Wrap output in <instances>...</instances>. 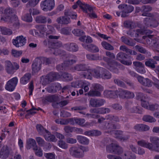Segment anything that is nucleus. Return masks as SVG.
I'll return each mask as SVG.
<instances>
[{"label": "nucleus", "instance_id": "56", "mask_svg": "<svg viewBox=\"0 0 159 159\" xmlns=\"http://www.w3.org/2000/svg\"><path fill=\"white\" fill-rule=\"evenodd\" d=\"M105 128L107 129L110 130V131H111L112 132L113 131V130L116 129V126L115 125L113 124L112 122H109L107 124V125L106 126Z\"/></svg>", "mask_w": 159, "mask_h": 159}, {"label": "nucleus", "instance_id": "47", "mask_svg": "<svg viewBox=\"0 0 159 159\" xmlns=\"http://www.w3.org/2000/svg\"><path fill=\"white\" fill-rule=\"evenodd\" d=\"M101 45L104 48L107 50H112L114 49L113 46L107 42L105 41L102 42Z\"/></svg>", "mask_w": 159, "mask_h": 159}, {"label": "nucleus", "instance_id": "3", "mask_svg": "<svg viewBox=\"0 0 159 159\" xmlns=\"http://www.w3.org/2000/svg\"><path fill=\"white\" fill-rule=\"evenodd\" d=\"M4 64L5 70L8 74H13L19 68V66L17 63L15 62L13 64L10 61L8 60L5 61Z\"/></svg>", "mask_w": 159, "mask_h": 159}, {"label": "nucleus", "instance_id": "39", "mask_svg": "<svg viewBox=\"0 0 159 159\" xmlns=\"http://www.w3.org/2000/svg\"><path fill=\"white\" fill-rule=\"evenodd\" d=\"M88 95L91 97H100L101 93L99 91L93 89L88 93Z\"/></svg>", "mask_w": 159, "mask_h": 159}, {"label": "nucleus", "instance_id": "48", "mask_svg": "<svg viewBox=\"0 0 159 159\" xmlns=\"http://www.w3.org/2000/svg\"><path fill=\"white\" fill-rule=\"evenodd\" d=\"M87 58L91 61L97 60L99 59V57L98 54H87L86 56Z\"/></svg>", "mask_w": 159, "mask_h": 159}, {"label": "nucleus", "instance_id": "27", "mask_svg": "<svg viewBox=\"0 0 159 159\" xmlns=\"http://www.w3.org/2000/svg\"><path fill=\"white\" fill-rule=\"evenodd\" d=\"M101 78L103 80H108L111 77V73L106 69L101 68Z\"/></svg>", "mask_w": 159, "mask_h": 159}, {"label": "nucleus", "instance_id": "37", "mask_svg": "<svg viewBox=\"0 0 159 159\" xmlns=\"http://www.w3.org/2000/svg\"><path fill=\"white\" fill-rule=\"evenodd\" d=\"M100 67L99 69H94L92 70V74L93 77L96 78L100 79L101 78V68Z\"/></svg>", "mask_w": 159, "mask_h": 159}, {"label": "nucleus", "instance_id": "18", "mask_svg": "<svg viewBox=\"0 0 159 159\" xmlns=\"http://www.w3.org/2000/svg\"><path fill=\"white\" fill-rule=\"evenodd\" d=\"M89 68L86 65L84 64H80L76 65L74 67L71 68L70 70L72 72L75 70L80 71H85L88 70Z\"/></svg>", "mask_w": 159, "mask_h": 159}, {"label": "nucleus", "instance_id": "52", "mask_svg": "<svg viewBox=\"0 0 159 159\" xmlns=\"http://www.w3.org/2000/svg\"><path fill=\"white\" fill-rule=\"evenodd\" d=\"M38 131L40 134H43L45 132L48 133V131L44 129L43 127L40 124L37 125L36 126Z\"/></svg>", "mask_w": 159, "mask_h": 159}, {"label": "nucleus", "instance_id": "46", "mask_svg": "<svg viewBox=\"0 0 159 159\" xmlns=\"http://www.w3.org/2000/svg\"><path fill=\"white\" fill-rule=\"evenodd\" d=\"M42 77L43 78V83L44 84H48L52 81L49 74L46 76H42Z\"/></svg>", "mask_w": 159, "mask_h": 159}, {"label": "nucleus", "instance_id": "54", "mask_svg": "<svg viewBox=\"0 0 159 159\" xmlns=\"http://www.w3.org/2000/svg\"><path fill=\"white\" fill-rule=\"evenodd\" d=\"M90 85V84L88 82L86 81H82L81 88H84L85 92L88 91L89 90V87Z\"/></svg>", "mask_w": 159, "mask_h": 159}, {"label": "nucleus", "instance_id": "28", "mask_svg": "<svg viewBox=\"0 0 159 159\" xmlns=\"http://www.w3.org/2000/svg\"><path fill=\"white\" fill-rule=\"evenodd\" d=\"M134 129L139 131H146L149 129V127L148 125L143 124H137L134 127Z\"/></svg>", "mask_w": 159, "mask_h": 159}, {"label": "nucleus", "instance_id": "13", "mask_svg": "<svg viewBox=\"0 0 159 159\" xmlns=\"http://www.w3.org/2000/svg\"><path fill=\"white\" fill-rule=\"evenodd\" d=\"M42 63L40 57L36 58L32 65L33 71L34 72H38L41 69V64Z\"/></svg>", "mask_w": 159, "mask_h": 159}, {"label": "nucleus", "instance_id": "12", "mask_svg": "<svg viewBox=\"0 0 159 159\" xmlns=\"http://www.w3.org/2000/svg\"><path fill=\"white\" fill-rule=\"evenodd\" d=\"M134 93L128 90L122 89L119 90V97L122 98L131 99L134 97Z\"/></svg>", "mask_w": 159, "mask_h": 159}, {"label": "nucleus", "instance_id": "29", "mask_svg": "<svg viewBox=\"0 0 159 159\" xmlns=\"http://www.w3.org/2000/svg\"><path fill=\"white\" fill-rule=\"evenodd\" d=\"M31 77V74L30 73L25 74L21 78L20 80V83L23 84H27L29 81Z\"/></svg>", "mask_w": 159, "mask_h": 159}, {"label": "nucleus", "instance_id": "44", "mask_svg": "<svg viewBox=\"0 0 159 159\" xmlns=\"http://www.w3.org/2000/svg\"><path fill=\"white\" fill-rule=\"evenodd\" d=\"M1 31L2 34L6 35H10L12 33V31L5 27H1Z\"/></svg>", "mask_w": 159, "mask_h": 159}, {"label": "nucleus", "instance_id": "41", "mask_svg": "<svg viewBox=\"0 0 159 159\" xmlns=\"http://www.w3.org/2000/svg\"><path fill=\"white\" fill-rule=\"evenodd\" d=\"M123 157L125 159H135L136 158L134 154H133L131 152L128 151L125 152Z\"/></svg>", "mask_w": 159, "mask_h": 159}, {"label": "nucleus", "instance_id": "26", "mask_svg": "<svg viewBox=\"0 0 159 159\" xmlns=\"http://www.w3.org/2000/svg\"><path fill=\"white\" fill-rule=\"evenodd\" d=\"M66 16L58 18L57 19V22L58 24H67L70 22V18Z\"/></svg>", "mask_w": 159, "mask_h": 159}, {"label": "nucleus", "instance_id": "61", "mask_svg": "<svg viewBox=\"0 0 159 159\" xmlns=\"http://www.w3.org/2000/svg\"><path fill=\"white\" fill-rule=\"evenodd\" d=\"M148 109L152 111H154L156 110H159V105L157 104L149 105Z\"/></svg>", "mask_w": 159, "mask_h": 159}, {"label": "nucleus", "instance_id": "10", "mask_svg": "<svg viewBox=\"0 0 159 159\" xmlns=\"http://www.w3.org/2000/svg\"><path fill=\"white\" fill-rule=\"evenodd\" d=\"M26 39L25 37L22 35L16 37L15 39L12 40V43L16 47H19L23 46L26 43Z\"/></svg>", "mask_w": 159, "mask_h": 159}, {"label": "nucleus", "instance_id": "19", "mask_svg": "<svg viewBox=\"0 0 159 159\" xmlns=\"http://www.w3.org/2000/svg\"><path fill=\"white\" fill-rule=\"evenodd\" d=\"M119 90L116 91L112 90H105L104 92V95L105 96L109 98H116L119 96Z\"/></svg>", "mask_w": 159, "mask_h": 159}, {"label": "nucleus", "instance_id": "40", "mask_svg": "<svg viewBox=\"0 0 159 159\" xmlns=\"http://www.w3.org/2000/svg\"><path fill=\"white\" fill-rule=\"evenodd\" d=\"M35 21L39 23L45 24L47 22V18L43 16L40 15L36 17Z\"/></svg>", "mask_w": 159, "mask_h": 159}, {"label": "nucleus", "instance_id": "17", "mask_svg": "<svg viewBox=\"0 0 159 159\" xmlns=\"http://www.w3.org/2000/svg\"><path fill=\"white\" fill-rule=\"evenodd\" d=\"M61 88L60 84L55 83L52 84L50 86L47 87L46 90L48 93H54L60 90Z\"/></svg>", "mask_w": 159, "mask_h": 159}, {"label": "nucleus", "instance_id": "53", "mask_svg": "<svg viewBox=\"0 0 159 159\" xmlns=\"http://www.w3.org/2000/svg\"><path fill=\"white\" fill-rule=\"evenodd\" d=\"M35 139L39 146L43 147L45 145V142L42 138L40 137H36L35 138Z\"/></svg>", "mask_w": 159, "mask_h": 159}, {"label": "nucleus", "instance_id": "51", "mask_svg": "<svg viewBox=\"0 0 159 159\" xmlns=\"http://www.w3.org/2000/svg\"><path fill=\"white\" fill-rule=\"evenodd\" d=\"M49 132L47 133V135H46L45 136V138L46 140L52 142H56L57 141L54 135L52 134H50Z\"/></svg>", "mask_w": 159, "mask_h": 159}, {"label": "nucleus", "instance_id": "4", "mask_svg": "<svg viewBox=\"0 0 159 159\" xmlns=\"http://www.w3.org/2000/svg\"><path fill=\"white\" fill-rule=\"evenodd\" d=\"M143 38L146 40L148 44L157 49L159 45V39L158 38L152 35H148L144 36Z\"/></svg>", "mask_w": 159, "mask_h": 159}, {"label": "nucleus", "instance_id": "45", "mask_svg": "<svg viewBox=\"0 0 159 159\" xmlns=\"http://www.w3.org/2000/svg\"><path fill=\"white\" fill-rule=\"evenodd\" d=\"M85 72H83L81 73L80 75V77L81 78H84L85 79H91L92 78V75L90 72L88 70Z\"/></svg>", "mask_w": 159, "mask_h": 159}, {"label": "nucleus", "instance_id": "30", "mask_svg": "<svg viewBox=\"0 0 159 159\" xmlns=\"http://www.w3.org/2000/svg\"><path fill=\"white\" fill-rule=\"evenodd\" d=\"M138 145L142 147L146 148L149 149L151 143L144 140H141L137 142Z\"/></svg>", "mask_w": 159, "mask_h": 159}, {"label": "nucleus", "instance_id": "24", "mask_svg": "<svg viewBox=\"0 0 159 159\" xmlns=\"http://www.w3.org/2000/svg\"><path fill=\"white\" fill-rule=\"evenodd\" d=\"M26 148L27 149H30L33 148V149H36L38 146L36 144L35 140L32 138H30L26 140Z\"/></svg>", "mask_w": 159, "mask_h": 159}, {"label": "nucleus", "instance_id": "2", "mask_svg": "<svg viewBox=\"0 0 159 159\" xmlns=\"http://www.w3.org/2000/svg\"><path fill=\"white\" fill-rule=\"evenodd\" d=\"M88 151V148L81 146H74L69 149V152L70 156L77 158H82L84 156V152Z\"/></svg>", "mask_w": 159, "mask_h": 159}, {"label": "nucleus", "instance_id": "7", "mask_svg": "<svg viewBox=\"0 0 159 159\" xmlns=\"http://www.w3.org/2000/svg\"><path fill=\"white\" fill-rule=\"evenodd\" d=\"M40 7L41 9L44 11H50L55 7L54 0H44L41 2Z\"/></svg>", "mask_w": 159, "mask_h": 159}, {"label": "nucleus", "instance_id": "34", "mask_svg": "<svg viewBox=\"0 0 159 159\" xmlns=\"http://www.w3.org/2000/svg\"><path fill=\"white\" fill-rule=\"evenodd\" d=\"M55 32V31L52 30H48L46 33V38H48L50 39H58L60 38V36H56L52 35L54 34Z\"/></svg>", "mask_w": 159, "mask_h": 159}, {"label": "nucleus", "instance_id": "9", "mask_svg": "<svg viewBox=\"0 0 159 159\" xmlns=\"http://www.w3.org/2000/svg\"><path fill=\"white\" fill-rule=\"evenodd\" d=\"M18 81L17 77H14L8 80L6 84L5 88L10 92L13 91L15 88Z\"/></svg>", "mask_w": 159, "mask_h": 159}, {"label": "nucleus", "instance_id": "36", "mask_svg": "<svg viewBox=\"0 0 159 159\" xmlns=\"http://www.w3.org/2000/svg\"><path fill=\"white\" fill-rule=\"evenodd\" d=\"M40 58L43 63L46 65L51 64L54 62L55 60L54 58H47L43 57H41Z\"/></svg>", "mask_w": 159, "mask_h": 159}, {"label": "nucleus", "instance_id": "58", "mask_svg": "<svg viewBox=\"0 0 159 159\" xmlns=\"http://www.w3.org/2000/svg\"><path fill=\"white\" fill-rule=\"evenodd\" d=\"M11 54L14 57H17L21 55L22 54V51H18L12 49L11 50Z\"/></svg>", "mask_w": 159, "mask_h": 159}, {"label": "nucleus", "instance_id": "6", "mask_svg": "<svg viewBox=\"0 0 159 159\" xmlns=\"http://www.w3.org/2000/svg\"><path fill=\"white\" fill-rule=\"evenodd\" d=\"M118 8L121 11V16L126 17L128 16V14L132 12L134 10V7L131 5H128L126 4H121L118 7Z\"/></svg>", "mask_w": 159, "mask_h": 159}, {"label": "nucleus", "instance_id": "11", "mask_svg": "<svg viewBox=\"0 0 159 159\" xmlns=\"http://www.w3.org/2000/svg\"><path fill=\"white\" fill-rule=\"evenodd\" d=\"M106 102L105 100L100 98H91L89 101L90 105L93 107H97L103 106Z\"/></svg>", "mask_w": 159, "mask_h": 159}, {"label": "nucleus", "instance_id": "49", "mask_svg": "<svg viewBox=\"0 0 159 159\" xmlns=\"http://www.w3.org/2000/svg\"><path fill=\"white\" fill-rule=\"evenodd\" d=\"M86 109V107L82 106H75L73 107H72L71 108V110H74V111H77L79 110L80 111H79L78 112L83 114L84 115H85L86 114L84 112V111H81L85 110Z\"/></svg>", "mask_w": 159, "mask_h": 159}, {"label": "nucleus", "instance_id": "43", "mask_svg": "<svg viewBox=\"0 0 159 159\" xmlns=\"http://www.w3.org/2000/svg\"><path fill=\"white\" fill-rule=\"evenodd\" d=\"M143 120L145 121L150 123L155 122L156 121L155 118L149 115H144L143 118Z\"/></svg>", "mask_w": 159, "mask_h": 159}, {"label": "nucleus", "instance_id": "8", "mask_svg": "<svg viewBox=\"0 0 159 159\" xmlns=\"http://www.w3.org/2000/svg\"><path fill=\"white\" fill-rule=\"evenodd\" d=\"M103 60L107 62L108 64L106 67L111 72L115 73H118L119 72L118 66L119 63L116 61L113 60L110 62H108L109 59L107 57H103Z\"/></svg>", "mask_w": 159, "mask_h": 159}, {"label": "nucleus", "instance_id": "1", "mask_svg": "<svg viewBox=\"0 0 159 159\" xmlns=\"http://www.w3.org/2000/svg\"><path fill=\"white\" fill-rule=\"evenodd\" d=\"M14 12V10L12 8L10 7L6 8L4 11L5 15L2 16L0 20L2 22H10L12 23L14 26L18 27L19 25V23L18 18L11 16Z\"/></svg>", "mask_w": 159, "mask_h": 159}, {"label": "nucleus", "instance_id": "35", "mask_svg": "<svg viewBox=\"0 0 159 159\" xmlns=\"http://www.w3.org/2000/svg\"><path fill=\"white\" fill-rule=\"evenodd\" d=\"M77 139L80 143L88 144L89 143V140L85 137L81 135H78L77 137Z\"/></svg>", "mask_w": 159, "mask_h": 159}, {"label": "nucleus", "instance_id": "21", "mask_svg": "<svg viewBox=\"0 0 159 159\" xmlns=\"http://www.w3.org/2000/svg\"><path fill=\"white\" fill-rule=\"evenodd\" d=\"M110 111V110L109 108L104 107L93 108L90 110V112L91 113L106 114L109 113Z\"/></svg>", "mask_w": 159, "mask_h": 159}, {"label": "nucleus", "instance_id": "57", "mask_svg": "<svg viewBox=\"0 0 159 159\" xmlns=\"http://www.w3.org/2000/svg\"><path fill=\"white\" fill-rule=\"evenodd\" d=\"M82 9H83L84 11L86 13H87V10H88L90 12L93 11V8L90 5L87 4L86 3L85 4H84L82 6Z\"/></svg>", "mask_w": 159, "mask_h": 159}, {"label": "nucleus", "instance_id": "16", "mask_svg": "<svg viewBox=\"0 0 159 159\" xmlns=\"http://www.w3.org/2000/svg\"><path fill=\"white\" fill-rule=\"evenodd\" d=\"M74 62V60L72 61L70 59H69L64 61L61 64L57 66L56 67L57 69L60 71L64 70L66 69V67H68L75 63Z\"/></svg>", "mask_w": 159, "mask_h": 159}, {"label": "nucleus", "instance_id": "33", "mask_svg": "<svg viewBox=\"0 0 159 159\" xmlns=\"http://www.w3.org/2000/svg\"><path fill=\"white\" fill-rule=\"evenodd\" d=\"M88 51L92 52H98L99 51V49L95 45L90 44L87 45L85 47Z\"/></svg>", "mask_w": 159, "mask_h": 159}, {"label": "nucleus", "instance_id": "32", "mask_svg": "<svg viewBox=\"0 0 159 159\" xmlns=\"http://www.w3.org/2000/svg\"><path fill=\"white\" fill-rule=\"evenodd\" d=\"M120 49L126 52L127 54L130 55H135L137 52L134 51H132V50L128 48L125 46H121L120 47Z\"/></svg>", "mask_w": 159, "mask_h": 159}, {"label": "nucleus", "instance_id": "25", "mask_svg": "<svg viewBox=\"0 0 159 159\" xmlns=\"http://www.w3.org/2000/svg\"><path fill=\"white\" fill-rule=\"evenodd\" d=\"M9 155V151L7 146H3L0 152V157L2 159H6Z\"/></svg>", "mask_w": 159, "mask_h": 159}, {"label": "nucleus", "instance_id": "38", "mask_svg": "<svg viewBox=\"0 0 159 159\" xmlns=\"http://www.w3.org/2000/svg\"><path fill=\"white\" fill-rule=\"evenodd\" d=\"M124 25L125 27L133 29L136 26L135 23L131 20H126L124 22Z\"/></svg>", "mask_w": 159, "mask_h": 159}, {"label": "nucleus", "instance_id": "20", "mask_svg": "<svg viewBox=\"0 0 159 159\" xmlns=\"http://www.w3.org/2000/svg\"><path fill=\"white\" fill-rule=\"evenodd\" d=\"M63 47L65 49L69 51L76 52L79 50V47L75 43L65 44L64 45Z\"/></svg>", "mask_w": 159, "mask_h": 159}, {"label": "nucleus", "instance_id": "5", "mask_svg": "<svg viewBox=\"0 0 159 159\" xmlns=\"http://www.w3.org/2000/svg\"><path fill=\"white\" fill-rule=\"evenodd\" d=\"M106 150L108 153L118 155L121 154L123 152V149L121 147L118 145L113 143L107 145Z\"/></svg>", "mask_w": 159, "mask_h": 159}, {"label": "nucleus", "instance_id": "64", "mask_svg": "<svg viewBox=\"0 0 159 159\" xmlns=\"http://www.w3.org/2000/svg\"><path fill=\"white\" fill-rule=\"evenodd\" d=\"M59 147L62 148L66 149L68 148V144L63 140H60L58 142Z\"/></svg>", "mask_w": 159, "mask_h": 159}, {"label": "nucleus", "instance_id": "55", "mask_svg": "<svg viewBox=\"0 0 159 159\" xmlns=\"http://www.w3.org/2000/svg\"><path fill=\"white\" fill-rule=\"evenodd\" d=\"M72 32L75 35L77 36H80L83 35L84 33L82 30L79 29H74Z\"/></svg>", "mask_w": 159, "mask_h": 159}, {"label": "nucleus", "instance_id": "63", "mask_svg": "<svg viewBox=\"0 0 159 159\" xmlns=\"http://www.w3.org/2000/svg\"><path fill=\"white\" fill-rule=\"evenodd\" d=\"M149 150L151 151L159 152V143H157L154 145V146L151 143V145L150 147Z\"/></svg>", "mask_w": 159, "mask_h": 159}, {"label": "nucleus", "instance_id": "23", "mask_svg": "<svg viewBox=\"0 0 159 159\" xmlns=\"http://www.w3.org/2000/svg\"><path fill=\"white\" fill-rule=\"evenodd\" d=\"M152 7L146 5L143 6L141 7V10L143 13L142 16H143L151 17L153 15L152 14L148 12L152 10Z\"/></svg>", "mask_w": 159, "mask_h": 159}, {"label": "nucleus", "instance_id": "15", "mask_svg": "<svg viewBox=\"0 0 159 159\" xmlns=\"http://www.w3.org/2000/svg\"><path fill=\"white\" fill-rule=\"evenodd\" d=\"M127 55L122 52H119L116 56V59L125 65L129 66L132 64L131 61H125V60L127 58Z\"/></svg>", "mask_w": 159, "mask_h": 159}, {"label": "nucleus", "instance_id": "14", "mask_svg": "<svg viewBox=\"0 0 159 159\" xmlns=\"http://www.w3.org/2000/svg\"><path fill=\"white\" fill-rule=\"evenodd\" d=\"M134 66V69L138 73L141 74H144L146 71L144 68V65L142 62L135 61L133 62Z\"/></svg>", "mask_w": 159, "mask_h": 159}, {"label": "nucleus", "instance_id": "31", "mask_svg": "<svg viewBox=\"0 0 159 159\" xmlns=\"http://www.w3.org/2000/svg\"><path fill=\"white\" fill-rule=\"evenodd\" d=\"M157 64L156 61L152 59H150L145 62V65L152 69L155 68V64Z\"/></svg>", "mask_w": 159, "mask_h": 159}, {"label": "nucleus", "instance_id": "42", "mask_svg": "<svg viewBox=\"0 0 159 159\" xmlns=\"http://www.w3.org/2000/svg\"><path fill=\"white\" fill-rule=\"evenodd\" d=\"M63 80L65 81H70L73 79L72 76L69 73L66 72L63 73L61 75Z\"/></svg>", "mask_w": 159, "mask_h": 159}, {"label": "nucleus", "instance_id": "59", "mask_svg": "<svg viewBox=\"0 0 159 159\" xmlns=\"http://www.w3.org/2000/svg\"><path fill=\"white\" fill-rule=\"evenodd\" d=\"M114 82L118 86L124 88L126 87L125 84L124 83L118 79H114Z\"/></svg>", "mask_w": 159, "mask_h": 159}, {"label": "nucleus", "instance_id": "62", "mask_svg": "<svg viewBox=\"0 0 159 159\" xmlns=\"http://www.w3.org/2000/svg\"><path fill=\"white\" fill-rule=\"evenodd\" d=\"M146 98L142 93H136V99L142 101L146 99Z\"/></svg>", "mask_w": 159, "mask_h": 159}, {"label": "nucleus", "instance_id": "22", "mask_svg": "<svg viewBox=\"0 0 159 159\" xmlns=\"http://www.w3.org/2000/svg\"><path fill=\"white\" fill-rule=\"evenodd\" d=\"M138 81L141 84L145 86L150 87L152 85V82L150 79L144 78L142 76L139 77Z\"/></svg>", "mask_w": 159, "mask_h": 159}, {"label": "nucleus", "instance_id": "60", "mask_svg": "<svg viewBox=\"0 0 159 159\" xmlns=\"http://www.w3.org/2000/svg\"><path fill=\"white\" fill-rule=\"evenodd\" d=\"M22 18L24 20L29 22H32L33 20L30 14H26Z\"/></svg>", "mask_w": 159, "mask_h": 159}, {"label": "nucleus", "instance_id": "50", "mask_svg": "<svg viewBox=\"0 0 159 159\" xmlns=\"http://www.w3.org/2000/svg\"><path fill=\"white\" fill-rule=\"evenodd\" d=\"M152 20L150 18L146 17L143 20V23L144 25L145 28H147L149 27H151V21Z\"/></svg>", "mask_w": 159, "mask_h": 159}]
</instances>
